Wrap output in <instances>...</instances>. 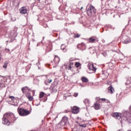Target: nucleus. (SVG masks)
I'll return each mask as SVG.
<instances>
[{"mask_svg":"<svg viewBox=\"0 0 131 131\" xmlns=\"http://www.w3.org/2000/svg\"><path fill=\"white\" fill-rule=\"evenodd\" d=\"M89 69L90 70H92V71H96L97 70V68L94 67V64H91L89 66Z\"/></svg>","mask_w":131,"mask_h":131,"instance_id":"10","label":"nucleus"},{"mask_svg":"<svg viewBox=\"0 0 131 131\" xmlns=\"http://www.w3.org/2000/svg\"><path fill=\"white\" fill-rule=\"evenodd\" d=\"M0 60H1V57H0Z\"/></svg>","mask_w":131,"mask_h":131,"instance_id":"40","label":"nucleus"},{"mask_svg":"<svg viewBox=\"0 0 131 131\" xmlns=\"http://www.w3.org/2000/svg\"><path fill=\"white\" fill-rule=\"evenodd\" d=\"M124 41L123 43H129L130 42V38L127 36H125V37L123 38Z\"/></svg>","mask_w":131,"mask_h":131,"instance_id":"7","label":"nucleus"},{"mask_svg":"<svg viewBox=\"0 0 131 131\" xmlns=\"http://www.w3.org/2000/svg\"><path fill=\"white\" fill-rule=\"evenodd\" d=\"M119 131H123V130L121 129L119 130Z\"/></svg>","mask_w":131,"mask_h":131,"instance_id":"37","label":"nucleus"},{"mask_svg":"<svg viewBox=\"0 0 131 131\" xmlns=\"http://www.w3.org/2000/svg\"><path fill=\"white\" fill-rule=\"evenodd\" d=\"M19 11L21 14H27V9L25 7H22Z\"/></svg>","mask_w":131,"mask_h":131,"instance_id":"9","label":"nucleus"},{"mask_svg":"<svg viewBox=\"0 0 131 131\" xmlns=\"http://www.w3.org/2000/svg\"><path fill=\"white\" fill-rule=\"evenodd\" d=\"M74 97H77L78 96V93H74Z\"/></svg>","mask_w":131,"mask_h":131,"instance_id":"33","label":"nucleus"},{"mask_svg":"<svg viewBox=\"0 0 131 131\" xmlns=\"http://www.w3.org/2000/svg\"><path fill=\"white\" fill-rule=\"evenodd\" d=\"M75 66H76V67H77V68H78V67H79V66H80V63L79 62H76L75 63Z\"/></svg>","mask_w":131,"mask_h":131,"instance_id":"26","label":"nucleus"},{"mask_svg":"<svg viewBox=\"0 0 131 131\" xmlns=\"http://www.w3.org/2000/svg\"><path fill=\"white\" fill-rule=\"evenodd\" d=\"M74 36H75L74 38H76L80 37V35L79 34H75Z\"/></svg>","mask_w":131,"mask_h":131,"instance_id":"25","label":"nucleus"},{"mask_svg":"<svg viewBox=\"0 0 131 131\" xmlns=\"http://www.w3.org/2000/svg\"><path fill=\"white\" fill-rule=\"evenodd\" d=\"M5 52H6V53H9V52H10V49H6L5 50Z\"/></svg>","mask_w":131,"mask_h":131,"instance_id":"31","label":"nucleus"},{"mask_svg":"<svg viewBox=\"0 0 131 131\" xmlns=\"http://www.w3.org/2000/svg\"><path fill=\"white\" fill-rule=\"evenodd\" d=\"M14 117V114L13 113H7L4 115L3 123V124H7L9 125L10 124V121L8 120V118H13Z\"/></svg>","mask_w":131,"mask_h":131,"instance_id":"1","label":"nucleus"},{"mask_svg":"<svg viewBox=\"0 0 131 131\" xmlns=\"http://www.w3.org/2000/svg\"><path fill=\"white\" fill-rule=\"evenodd\" d=\"M81 80L83 82H89V79L84 77H82Z\"/></svg>","mask_w":131,"mask_h":131,"instance_id":"16","label":"nucleus"},{"mask_svg":"<svg viewBox=\"0 0 131 131\" xmlns=\"http://www.w3.org/2000/svg\"><path fill=\"white\" fill-rule=\"evenodd\" d=\"M97 12L95 7L93 5H90L89 8L87 10V14L89 16H92V15H95Z\"/></svg>","mask_w":131,"mask_h":131,"instance_id":"4","label":"nucleus"},{"mask_svg":"<svg viewBox=\"0 0 131 131\" xmlns=\"http://www.w3.org/2000/svg\"><path fill=\"white\" fill-rule=\"evenodd\" d=\"M128 89H130L131 88V81L129 80H127L125 83Z\"/></svg>","mask_w":131,"mask_h":131,"instance_id":"12","label":"nucleus"},{"mask_svg":"<svg viewBox=\"0 0 131 131\" xmlns=\"http://www.w3.org/2000/svg\"><path fill=\"white\" fill-rule=\"evenodd\" d=\"M27 90H28V87H24L21 89V91L23 93H26Z\"/></svg>","mask_w":131,"mask_h":131,"instance_id":"19","label":"nucleus"},{"mask_svg":"<svg viewBox=\"0 0 131 131\" xmlns=\"http://www.w3.org/2000/svg\"><path fill=\"white\" fill-rule=\"evenodd\" d=\"M95 109L96 110H99V109H100V104H99V103H95Z\"/></svg>","mask_w":131,"mask_h":131,"instance_id":"15","label":"nucleus"},{"mask_svg":"<svg viewBox=\"0 0 131 131\" xmlns=\"http://www.w3.org/2000/svg\"><path fill=\"white\" fill-rule=\"evenodd\" d=\"M26 97L28 98L29 101H33V97L30 95V93H27Z\"/></svg>","mask_w":131,"mask_h":131,"instance_id":"11","label":"nucleus"},{"mask_svg":"<svg viewBox=\"0 0 131 131\" xmlns=\"http://www.w3.org/2000/svg\"><path fill=\"white\" fill-rule=\"evenodd\" d=\"M12 21H16V19L14 18V19H13V18H11Z\"/></svg>","mask_w":131,"mask_h":131,"instance_id":"35","label":"nucleus"},{"mask_svg":"<svg viewBox=\"0 0 131 131\" xmlns=\"http://www.w3.org/2000/svg\"><path fill=\"white\" fill-rule=\"evenodd\" d=\"M123 117L124 118V119H125V120H128V119H129V118H130L131 117L130 113L127 111H125L123 112Z\"/></svg>","mask_w":131,"mask_h":131,"instance_id":"5","label":"nucleus"},{"mask_svg":"<svg viewBox=\"0 0 131 131\" xmlns=\"http://www.w3.org/2000/svg\"><path fill=\"white\" fill-rule=\"evenodd\" d=\"M54 61L55 63H58L60 62V58L58 56H55Z\"/></svg>","mask_w":131,"mask_h":131,"instance_id":"14","label":"nucleus"},{"mask_svg":"<svg viewBox=\"0 0 131 131\" xmlns=\"http://www.w3.org/2000/svg\"><path fill=\"white\" fill-rule=\"evenodd\" d=\"M100 100H101V101H106V99L105 98H101Z\"/></svg>","mask_w":131,"mask_h":131,"instance_id":"34","label":"nucleus"},{"mask_svg":"<svg viewBox=\"0 0 131 131\" xmlns=\"http://www.w3.org/2000/svg\"><path fill=\"white\" fill-rule=\"evenodd\" d=\"M79 126H81V127H86V125H85V124H83L82 125L81 124H79Z\"/></svg>","mask_w":131,"mask_h":131,"instance_id":"27","label":"nucleus"},{"mask_svg":"<svg viewBox=\"0 0 131 131\" xmlns=\"http://www.w3.org/2000/svg\"><path fill=\"white\" fill-rule=\"evenodd\" d=\"M72 111L74 114H77L79 112V108L77 106H73L72 108Z\"/></svg>","mask_w":131,"mask_h":131,"instance_id":"6","label":"nucleus"},{"mask_svg":"<svg viewBox=\"0 0 131 131\" xmlns=\"http://www.w3.org/2000/svg\"><path fill=\"white\" fill-rule=\"evenodd\" d=\"M83 8V7H82L81 8V10H82Z\"/></svg>","mask_w":131,"mask_h":131,"instance_id":"38","label":"nucleus"},{"mask_svg":"<svg viewBox=\"0 0 131 131\" xmlns=\"http://www.w3.org/2000/svg\"><path fill=\"white\" fill-rule=\"evenodd\" d=\"M84 104H85V105H90V100L88 99H85L84 100Z\"/></svg>","mask_w":131,"mask_h":131,"instance_id":"18","label":"nucleus"},{"mask_svg":"<svg viewBox=\"0 0 131 131\" xmlns=\"http://www.w3.org/2000/svg\"><path fill=\"white\" fill-rule=\"evenodd\" d=\"M7 67H8V62L7 61H5L3 66V68H5L6 69Z\"/></svg>","mask_w":131,"mask_h":131,"instance_id":"23","label":"nucleus"},{"mask_svg":"<svg viewBox=\"0 0 131 131\" xmlns=\"http://www.w3.org/2000/svg\"><path fill=\"white\" fill-rule=\"evenodd\" d=\"M96 41V39L94 38V37H92L89 38V42H95Z\"/></svg>","mask_w":131,"mask_h":131,"instance_id":"17","label":"nucleus"},{"mask_svg":"<svg viewBox=\"0 0 131 131\" xmlns=\"http://www.w3.org/2000/svg\"><path fill=\"white\" fill-rule=\"evenodd\" d=\"M37 106H38V104H37Z\"/></svg>","mask_w":131,"mask_h":131,"instance_id":"39","label":"nucleus"},{"mask_svg":"<svg viewBox=\"0 0 131 131\" xmlns=\"http://www.w3.org/2000/svg\"><path fill=\"white\" fill-rule=\"evenodd\" d=\"M73 67V62H71L69 65V69L71 70L72 67Z\"/></svg>","mask_w":131,"mask_h":131,"instance_id":"22","label":"nucleus"},{"mask_svg":"<svg viewBox=\"0 0 131 131\" xmlns=\"http://www.w3.org/2000/svg\"><path fill=\"white\" fill-rule=\"evenodd\" d=\"M43 96H45V93L42 92V93H40V94H39V98H43Z\"/></svg>","mask_w":131,"mask_h":131,"instance_id":"24","label":"nucleus"},{"mask_svg":"<svg viewBox=\"0 0 131 131\" xmlns=\"http://www.w3.org/2000/svg\"><path fill=\"white\" fill-rule=\"evenodd\" d=\"M129 110H131V105L129 107Z\"/></svg>","mask_w":131,"mask_h":131,"instance_id":"36","label":"nucleus"},{"mask_svg":"<svg viewBox=\"0 0 131 131\" xmlns=\"http://www.w3.org/2000/svg\"><path fill=\"white\" fill-rule=\"evenodd\" d=\"M47 82L48 83H51V82H52V79H50V80H48V81H47Z\"/></svg>","mask_w":131,"mask_h":131,"instance_id":"32","label":"nucleus"},{"mask_svg":"<svg viewBox=\"0 0 131 131\" xmlns=\"http://www.w3.org/2000/svg\"><path fill=\"white\" fill-rule=\"evenodd\" d=\"M10 78L0 77V86H2L3 84H9L10 83Z\"/></svg>","mask_w":131,"mask_h":131,"instance_id":"3","label":"nucleus"},{"mask_svg":"<svg viewBox=\"0 0 131 131\" xmlns=\"http://www.w3.org/2000/svg\"><path fill=\"white\" fill-rule=\"evenodd\" d=\"M9 98H10V99H11L12 101H13V100H15V97H14V96H10Z\"/></svg>","mask_w":131,"mask_h":131,"instance_id":"30","label":"nucleus"},{"mask_svg":"<svg viewBox=\"0 0 131 131\" xmlns=\"http://www.w3.org/2000/svg\"><path fill=\"white\" fill-rule=\"evenodd\" d=\"M62 121H67V117H63Z\"/></svg>","mask_w":131,"mask_h":131,"instance_id":"29","label":"nucleus"},{"mask_svg":"<svg viewBox=\"0 0 131 131\" xmlns=\"http://www.w3.org/2000/svg\"><path fill=\"white\" fill-rule=\"evenodd\" d=\"M18 113L20 116H27L30 114L29 111L24 108H20L18 109Z\"/></svg>","mask_w":131,"mask_h":131,"instance_id":"2","label":"nucleus"},{"mask_svg":"<svg viewBox=\"0 0 131 131\" xmlns=\"http://www.w3.org/2000/svg\"><path fill=\"white\" fill-rule=\"evenodd\" d=\"M108 92L110 93V94H113L114 93V88L112 86H110L108 88Z\"/></svg>","mask_w":131,"mask_h":131,"instance_id":"13","label":"nucleus"},{"mask_svg":"<svg viewBox=\"0 0 131 131\" xmlns=\"http://www.w3.org/2000/svg\"><path fill=\"white\" fill-rule=\"evenodd\" d=\"M18 30V28H14V31H13L12 32V33H13V32L14 33V35L16 36L17 35V30Z\"/></svg>","mask_w":131,"mask_h":131,"instance_id":"21","label":"nucleus"},{"mask_svg":"<svg viewBox=\"0 0 131 131\" xmlns=\"http://www.w3.org/2000/svg\"><path fill=\"white\" fill-rule=\"evenodd\" d=\"M83 46V43H81V44H79L77 45V48L78 49H79V48H80L81 46Z\"/></svg>","mask_w":131,"mask_h":131,"instance_id":"28","label":"nucleus"},{"mask_svg":"<svg viewBox=\"0 0 131 131\" xmlns=\"http://www.w3.org/2000/svg\"><path fill=\"white\" fill-rule=\"evenodd\" d=\"M61 49L62 51H64V50H66V46H65V45L64 44L61 45Z\"/></svg>","mask_w":131,"mask_h":131,"instance_id":"20","label":"nucleus"},{"mask_svg":"<svg viewBox=\"0 0 131 131\" xmlns=\"http://www.w3.org/2000/svg\"><path fill=\"white\" fill-rule=\"evenodd\" d=\"M113 117L117 118V119H120V118H121V114L115 113L113 114Z\"/></svg>","mask_w":131,"mask_h":131,"instance_id":"8","label":"nucleus"}]
</instances>
